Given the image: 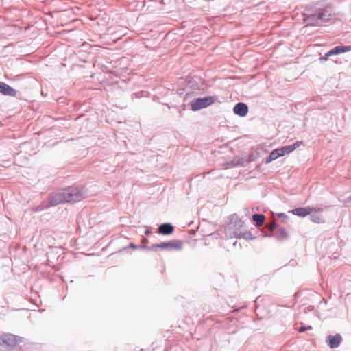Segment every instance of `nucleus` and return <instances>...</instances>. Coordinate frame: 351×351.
I'll list each match as a JSON object with an SVG mask.
<instances>
[{
	"label": "nucleus",
	"mask_w": 351,
	"mask_h": 351,
	"mask_svg": "<svg viewBox=\"0 0 351 351\" xmlns=\"http://www.w3.org/2000/svg\"><path fill=\"white\" fill-rule=\"evenodd\" d=\"M333 13L332 8L323 1L307 5L302 14L306 26L319 27L329 21Z\"/></svg>",
	"instance_id": "f257e3e1"
},
{
	"label": "nucleus",
	"mask_w": 351,
	"mask_h": 351,
	"mask_svg": "<svg viewBox=\"0 0 351 351\" xmlns=\"http://www.w3.org/2000/svg\"><path fill=\"white\" fill-rule=\"evenodd\" d=\"M86 197V190L82 186H71L67 188L53 192L48 197L49 206L81 201Z\"/></svg>",
	"instance_id": "f03ea898"
},
{
	"label": "nucleus",
	"mask_w": 351,
	"mask_h": 351,
	"mask_svg": "<svg viewBox=\"0 0 351 351\" xmlns=\"http://www.w3.org/2000/svg\"><path fill=\"white\" fill-rule=\"evenodd\" d=\"M217 100L215 96H206L204 97L195 98L190 101L191 108L193 111H198L206 108L213 104Z\"/></svg>",
	"instance_id": "7ed1b4c3"
},
{
	"label": "nucleus",
	"mask_w": 351,
	"mask_h": 351,
	"mask_svg": "<svg viewBox=\"0 0 351 351\" xmlns=\"http://www.w3.org/2000/svg\"><path fill=\"white\" fill-rule=\"evenodd\" d=\"M21 337L12 334H5L0 337V351H8L10 347L15 346L21 342Z\"/></svg>",
	"instance_id": "20e7f679"
},
{
	"label": "nucleus",
	"mask_w": 351,
	"mask_h": 351,
	"mask_svg": "<svg viewBox=\"0 0 351 351\" xmlns=\"http://www.w3.org/2000/svg\"><path fill=\"white\" fill-rule=\"evenodd\" d=\"M243 223V221L237 214L232 215L228 224V229L230 231V234L234 237L236 232H241V229L242 228Z\"/></svg>",
	"instance_id": "39448f33"
},
{
	"label": "nucleus",
	"mask_w": 351,
	"mask_h": 351,
	"mask_svg": "<svg viewBox=\"0 0 351 351\" xmlns=\"http://www.w3.org/2000/svg\"><path fill=\"white\" fill-rule=\"evenodd\" d=\"M128 89V82L125 80H121L117 76L113 77L111 76V92L114 95L117 92L124 93Z\"/></svg>",
	"instance_id": "423d86ee"
},
{
	"label": "nucleus",
	"mask_w": 351,
	"mask_h": 351,
	"mask_svg": "<svg viewBox=\"0 0 351 351\" xmlns=\"http://www.w3.org/2000/svg\"><path fill=\"white\" fill-rule=\"evenodd\" d=\"M155 246L157 248H160L165 250H171L176 249L177 250H181L183 247V243L181 241H169L166 242H162L160 243H156Z\"/></svg>",
	"instance_id": "0eeeda50"
},
{
	"label": "nucleus",
	"mask_w": 351,
	"mask_h": 351,
	"mask_svg": "<svg viewBox=\"0 0 351 351\" xmlns=\"http://www.w3.org/2000/svg\"><path fill=\"white\" fill-rule=\"evenodd\" d=\"M190 86V88H193L194 90H199V86L198 84L196 82H191L189 81L188 82V86L183 88L180 90V95L184 96V100H187L189 99L192 98L194 96H196L197 94V92L191 91L188 90V86Z\"/></svg>",
	"instance_id": "6e6552de"
},
{
	"label": "nucleus",
	"mask_w": 351,
	"mask_h": 351,
	"mask_svg": "<svg viewBox=\"0 0 351 351\" xmlns=\"http://www.w3.org/2000/svg\"><path fill=\"white\" fill-rule=\"evenodd\" d=\"M342 341V337L340 334H335V335H329L326 337V342L331 349L337 348L340 345Z\"/></svg>",
	"instance_id": "1a4fd4ad"
},
{
	"label": "nucleus",
	"mask_w": 351,
	"mask_h": 351,
	"mask_svg": "<svg viewBox=\"0 0 351 351\" xmlns=\"http://www.w3.org/2000/svg\"><path fill=\"white\" fill-rule=\"evenodd\" d=\"M249 111L248 106L243 102H239L235 104L233 108V112L241 117H244L247 115Z\"/></svg>",
	"instance_id": "9d476101"
},
{
	"label": "nucleus",
	"mask_w": 351,
	"mask_h": 351,
	"mask_svg": "<svg viewBox=\"0 0 351 351\" xmlns=\"http://www.w3.org/2000/svg\"><path fill=\"white\" fill-rule=\"evenodd\" d=\"M313 210V208L310 206L306 207H299L294 209H292L289 211L293 215L298 216L300 217H305L309 214H311Z\"/></svg>",
	"instance_id": "9b49d317"
},
{
	"label": "nucleus",
	"mask_w": 351,
	"mask_h": 351,
	"mask_svg": "<svg viewBox=\"0 0 351 351\" xmlns=\"http://www.w3.org/2000/svg\"><path fill=\"white\" fill-rule=\"evenodd\" d=\"M0 93L10 97H15L17 91L3 82L0 81Z\"/></svg>",
	"instance_id": "f8f14e48"
},
{
	"label": "nucleus",
	"mask_w": 351,
	"mask_h": 351,
	"mask_svg": "<svg viewBox=\"0 0 351 351\" xmlns=\"http://www.w3.org/2000/svg\"><path fill=\"white\" fill-rule=\"evenodd\" d=\"M174 232V226L170 223H163L158 228V233L162 235H169Z\"/></svg>",
	"instance_id": "ddd939ff"
},
{
	"label": "nucleus",
	"mask_w": 351,
	"mask_h": 351,
	"mask_svg": "<svg viewBox=\"0 0 351 351\" xmlns=\"http://www.w3.org/2000/svg\"><path fill=\"white\" fill-rule=\"evenodd\" d=\"M322 209L313 208V212L309 214L311 221L317 223H324V217L322 214Z\"/></svg>",
	"instance_id": "4468645a"
},
{
	"label": "nucleus",
	"mask_w": 351,
	"mask_h": 351,
	"mask_svg": "<svg viewBox=\"0 0 351 351\" xmlns=\"http://www.w3.org/2000/svg\"><path fill=\"white\" fill-rule=\"evenodd\" d=\"M351 51V45H337L329 50V53L332 56L339 55Z\"/></svg>",
	"instance_id": "2eb2a0df"
},
{
	"label": "nucleus",
	"mask_w": 351,
	"mask_h": 351,
	"mask_svg": "<svg viewBox=\"0 0 351 351\" xmlns=\"http://www.w3.org/2000/svg\"><path fill=\"white\" fill-rule=\"evenodd\" d=\"M302 141H298L291 145H285V146H282V147H280L281 149L280 152H282V156H285L286 154H288L293 152L298 147H300V145H302Z\"/></svg>",
	"instance_id": "dca6fc26"
},
{
	"label": "nucleus",
	"mask_w": 351,
	"mask_h": 351,
	"mask_svg": "<svg viewBox=\"0 0 351 351\" xmlns=\"http://www.w3.org/2000/svg\"><path fill=\"white\" fill-rule=\"evenodd\" d=\"M236 234H234V237L236 238H243L244 239L247 240H254L255 239L254 237H253L252 232L250 231H246V232H236Z\"/></svg>",
	"instance_id": "f3484780"
},
{
	"label": "nucleus",
	"mask_w": 351,
	"mask_h": 351,
	"mask_svg": "<svg viewBox=\"0 0 351 351\" xmlns=\"http://www.w3.org/2000/svg\"><path fill=\"white\" fill-rule=\"evenodd\" d=\"M265 219V217L263 214H254L252 215V220L255 222L257 227L261 226Z\"/></svg>",
	"instance_id": "a211bd4d"
},
{
	"label": "nucleus",
	"mask_w": 351,
	"mask_h": 351,
	"mask_svg": "<svg viewBox=\"0 0 351 351\" xmlns=\"http://www.w3.org/2000/svg\"><path fill=\"white\" fill-rule=\"evenodd\" d=\"M278 230H279V235L276 236V238L278 241H282L288 238V234L285 228H281Z\"/></svg>",
	"instance_id": "6ab92c4d"
},
{
	"label": "nucleus",
	"mask_w": 351,
	"mask_h": 351,
	"mask_svg": "<svg viewBox=\"0 0 351 351\" xmlns=\"http://www.w3.org/2000/svg\"><path fill=\"white\" fill-rule=\"evenodd\" d=\"M128 248H132L134 250H143V248H145V244L136 245L133 243H130L128 246L123 247V250H125Z\"/></svg>",
	"instance_id": "aec40b11"
},
{
	"label": "nucleus",
	"mask_w": 351,
	"mask_h": 351,
	"mask_svg": "<svg viewBox=\"0 0 351 351\" xmlns=\"http://www.w3.org/2000/svg\"><path fill=\"white\" fill-rule=\"evenodd\" d=\"M280 148H278L276 149H274L271 152V154L272 155L274 160L278 159L280 156H283L282 152H280Z\"/></svg>",
	"instance_id": "412c9836"
},
{
	"label": "nucleus",
	"mask_w": 351,
	"mask_h": 351,
	"mask_svg": "<svg viewBox=\"0 0 351 351\" xmlns=\"http://www.w3.org/2000/svg\"><path fill=\"white\" fill-rule=\"evenodd\" d=\"M49 207L50 206H49L48 203H45L43 205H39V206H35L34 208H33V210L34 212H40L46 208H49Z\"/></svg>",
	"instance_id": "4be33fe9"
},
{
	"label": "nucleus",
	"mask_w": 351,
	"mask_h": 351,
	"mask_svg": "<svg viewBox=\"0 0 351 351\" xmlns=\"http://www.w3.org/2000/svg\"><path fill=\"white\" fill-rule=\"evenodd\" d=\"M278 225L276 222H271L269 225H268V230L270 232H274L277 230Z\"/></svg>",
	"instance_id": "5701e85b"
},
{
	"label": "nucleus",
	"mask_w": 351,
	"mask_h": 351,
	"mask_svg": "<svg viewBox=\"0 0 351 351\" xmlns=\"http://www.w3.org/2000/svg\"><path fill=\"white\" fill-rule=\"evenodd\" d=\"M328 53H329V51L328 52H326L323 56H321L319 58V61L321 63L324 62V61H326L329 57L332 56L331 54H328Z\"/></svg>",
	"instance_id": "b1692460"
},
{
	"label": "nucleus",
	"mask_w": 351,
	"mask_h": 351,
	"mask_svg": "<svg viewBox=\"0 0 351 351\" xmlns=\"http://www.w3.org/2000/svg\"><path fill=\"white\" fill-rule=\"evenodd\" d=\"M312 329V326H301L300 327V328L298 329V331L300 332H304L306 330H311Z\"/></svg>",
	"instance_id": "393cba45"
},
{
	"label": "nucleus",
	"mask_w": 351,
	"mask_h": 351,
	"mask_svg": "<svg viewBox=\"0 0 351 351\" xmlns=\"http://www.w3.org/2000/svg\"><path fill=\"white\" fill-rule=\"evenodd\" d=\"M273 160H274V159L272 155L271 154H269V155L265 159V163L269 164L271 162H272Z\"/></svg>",
	"instance_id": "a878e982"
},
{
	"label": "nucleus",
	"mask_w": 351,
	"mask_h": 351,
	"mask_svg": "<svg viewBox=\"0 0 351 351\" xmlns=\"http://www.w3.org/2000/svg\"><path fill=\"white\" fill-rule=\"evenodd\" d=\"M154 248H157V246H155V244H153L151 246H147L145 245V248H143V250L151 251L153 250Z\"/></svg>",
	"instance_id": "bb28decb"
},
{
	"label": "nucleus",
	"mask_w": 351,
	"mask_h": 351,
	"mask_svg": "<svg viewBox=\"0 0 351 351\" xmlns=\"http://www.w3.org/2000/svg\"><path fill=\"white\" fill-rule=\"evenodd\" d=\"M278 218H287V215L284 213H279L277 214Z\"/></svg>",
	"instance_id": "cd10ccee"
},
{
	"label": "nucleus",
	"mask_w": 351,
	"mask_h": 351,
	"mask_svg": "<svg viewBox=\"0 0 351 351\" xmlns=\"http://www.w3.org/2000/svg\"><path fill=\"white\" fill-rule=\"evenodd\" d=\"M148 242V239L146 237H143L141 239V243L142 244L146 245V243Z\"/></svg>",
	"instance_id": "c85d7f7f"
},
{
	"label": "nucleus",
	"mask_w": 351,
	"mask_h": 351,
	"mask_svg": "<svg viewBox=\"0 0 351 351\" xmlns=\"http://www.w3.org/2000/svg\"><path fill=\"white\" fill-rule=\"evenodd\" d=\"M146 236H149L152 234V231L149 229H147L145 232Z\"/></svg>",
	"instance_id": "c756f323"
},
{
	"label": "nucleus",
	"mask_w": 351,
	"mask_h": 351,
	"mask_svg": "<svg viewBox=\"0 0 351 351\" xmlns=\"http://www.w3.org/2000/svg\"><path fill=\"white\" fill-rule=\"evenodd\" d=\"M165 105H166V106H167V108H169V109H170V108H173V106H169V104H166ZM173 108H176V109H178V110H179V108H178L176 106H173Z\"/></svg>",
	"instance_id": "7c9ffc66"
},
{
	"label": "nucleus",
	"mask_w": 351,
	"mask_h": 351,
	"mask_svg": "<svg viewBox=\"0 0 351 351\" xmlns=\"http://www.w3.org/2000/svg\"><path fill=\"white\" fill-rule=\"evenodd\" d=\"M117 42V40L116 39L113 40L112 42H111V43H110L111 47L113 45V44L116 43ZM111 50H112V48H111Z\"/></svg>",
	"instance_id": "2f4dec72"
},
{
	"label": "nucleus",
	"mask_w": 351,
	"mask_h": 351,
	"mask_svg": "<svg viewBox=\"0 0 351 351\" xmlns=\"http://www.w3.org/2000/svg\"><path fill=\"white\" fill-rule=\"evenodd\" d=\"M273 236H274V234H265V237H273Z\"/></svg>",
	"instance_id": "473e14b6"
},
{
	"label": "nucleus",
	"mask_w": 351,
	"mask_h": 351,
	"mask_svg": "<svg viewBox=\"0 0 351 351\" xmlns=\"http://www.w3.org/2000/svg\"><path fill=\"white\" fill-rule=\"evenodd\" d=\"M179 113H180V116L181 117V116H182V112H181V110H179Z\"/></svg>",
	"instance_id": "72a5a7b5"
}]
</instances>
